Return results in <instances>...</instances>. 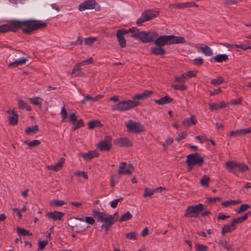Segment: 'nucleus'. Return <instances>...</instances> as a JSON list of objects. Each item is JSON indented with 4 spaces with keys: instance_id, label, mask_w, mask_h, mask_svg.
I'll return each mask as SVG.
<instances>
[{
    "instance_id": "c756f323",
    "label": "nucleus",
    "mask_w": 251,
    "mask_h": 251,
    "mask_svg": "<svg viewBox=\"0 0 251 251\" xmlns=\"http://www.w3.org/2000/svg\"><path fill=\"white\" fill-rule=\"evenodd\" d=\"M72 225L71 226V227L72 229H74V228H76L77 229V230H76V232L80 233L81 232V231L79 230L82 229H84V226L83 225V224H80V223H76L75 221H72Z\"/></svg>"
},
{
    "instance_id": "a19ab883",
    "label": "nucleus",
    "mask_w": 251,
    "mask_h": 251,
    "mask_svg": "<svg viewBox=\"0 0 251 251\" xmlns=\"http://www.w3.org/2000/svg\"><path fill=\"white\" fill-rule=\"evenodd\" d=\"M227 56L226 54H222L216 56L214 58V60L215 62H222L227 59Z\"/></svg>"
},
{
    "instance_id": "c03bdc74",
    "label": "nucleus",
    "mask_w": 251,
    "mask_h": 251,
    "mask_svg": "<svg viewBox=\"0 0 251 251\" xmlns=\"http://www.w3.org/2000/svg\"><path fill=\"white\" fill-rule=\"evenodd\" d=\"M185 42L184 37L174 35V44H182Z\"/></svg>"
},
{
    "instance_id": "9d476101",
    "label": "nucleus",
    "mask_w": 251,
    "mask_h": 251,
    "mask_svg": "<svg viewBox=\"0 0 251 251\" xmlns=\"http://www.w3.org/2000/svg\"><path fill=\"white\" fill-rule=\"evenodd\" d=\"M112 137L106 136L104 139L100 142L97 145V148L101 151H109L111 150L112 145L111 143Z\"/></svg>"
},
{
    "instance_id": "79ce46f5",
    "label": "nucleus",
    "mask_w": 251,
    "mask_h": 251,
    "mask_svg": "<svg viewBox=\"0 0 251 251\" xmlns=\"http://www.w3.org/2000/svg\"><path fill=\"white\" fill-rule=\"evenodd\" d=\"M97 37H91L84 39L85 45L91 46L95 41L98 40Z\"/></svg>"
},
{
    "instance_id": "cd10ccee",
    "label": "nucleus",
    "mask_w": 251,
    "mask_h": 251,
    "mask_svg": "<svg viewBox=\"0 0 251 251\" xmlns=\"http://www.w3.org/2000/svg\"><path fill=\"white\" fill-rule=\"evenodd\" d=\"M18 108L20 109H25L27 111L31 110V107L28 105L27 104L22 100H20L18 101Z\"/></svg>"
},
{
    "instance_id": "aec40b11",
    "label": "nucleus",
    "mask_w": 251,
    "mask_h": 251,
    "mask_svg": "<svg viewBox=\"0 0 251 251\" xmlns=\"http://www.w3.org/2000/svg\"><path fill=\"white\" fill-rule=\"evenodd\" d=\"M11 115L8 116L9 124L12 126L16 125L18 122V115L14 110H11Z\"/></svg>"
},
{
    "instance_id": "dca6fc26",
    "label": "nucleus",
    "mask_w": 251,
    "mask_h": 251,
    "mask_svg": "<svg viewBox=\"0 0 251 251\" xmlns=\"http://www.w3.org/2000/svg\"><path fill=\"white\" fill-rule=\"evenodd\" d=\"M153 94L152 91L146 90L141 94L135 95L133 97V100H145Z\"/></svg>"
},
{
    "instance_id": "0eeeda50",
    "label": "nucleus",
    "mask_w": 251,
    "mask_h": 251,
    "mask_svg": "<svg viewBox=\"0 0 251 251\" xmlns=\"http://www.w3.org/2000/svg\"><path fill=\"white\" fill-rule=\"evenodd\" d=\"M157 37H158V34L156 32L141 31L138 40H140L143 43H147L154 41Z\"/></svg>"
},
{
    "instance_id": "a878e982",
    "label": "nucleus",
    "mask_w": 251,
    "mask_h": 251,
    "mask_svg": "<svg viewBox=\"0 0 251 251\" xmlns=\"http://www.w3.org/2000/svg\"><path fill=\"white\" fill-rule=\"evenodd\" d=\"M126 31H127V34L129 33H131V36L133 38H134L136 39H138L139 37L140 32L137 28L133 27L128 29H126Z\"/></svg>"
},
{
    "instance_id": "7ed1b4c3",
    "label": "nucleus",
    "mask_w": 251,
    "mask_h": 251,
    "mask_svg": "<svg viewBox=\"0 0 251 251\" xmlns=\"http://www.w3.org/2000/svg\"><path fill=\"white\" fill-rule=\"evenodd\" d=\"M140 104V103L135 100H124L114 105L112 108V110L125 111L132 109Z\"/></svg>"
},
{
    "instance_id": "4c0bfd02",
    "label": "nucleus",
    "mask_w": 251,
    "mask_h": 251,
    "mask_svg": "<svg viewBox=\"0 0 251 251\" xmlns=\"http://www.w3.org/2000/svg\"><path fill=\"white\" fill-rule=\"evenodd\" d=\"M24 144L28 146L30 148H32L39 146L41 144V142L38 140H34L31 142H29L28 140H26L24 141Z\"/></svg>"
},
{
    "instance_id": "473e14b6",
    "label": "nucleus",
    "mask_w": 251,
    "mask_h": 251,
    "mask_svg": "<svg viewBox=\"0 0 251 251\" xmlns=\"http://www.w3.org/2000/svg\"><path fill=\"white\" fill-rule=\"evenodd\" d=\"M225 81V79L222 76H219L216 78L213 79L211 80V84L214 85H219L221 84L224 83Z\"/></svg>"
},
{
    "instance_id": "5fc2aeb1",
    "label": "nucleus",
    "mask_w": 251,
    "mask_h": 251,
    "mask_svg": "<svg viewBox=\"0 0 251 251\" xmlns=\"http://www.w3.org/2000/svg\"><path fill=\"white\" fill-rule=\"evenodd\" d=\"M249 207H250V206L247 204H242L240 206V207L239 208V209L236 211V212L238 214L242 212L246 211L248 208H249Z\"/></svg>"
},
{
    "instance_id": "393cba45",
    "label": "nucleus",
    "mask_w": 251,
    "mask_h": 251,
    "mask_svg": "<svg viewBox=\"0 0 251 251\" xmlns=\"http://www.w3.org/2000/svg\"><path fill=\"white\" fill-rule=\"evenodd\" d=\"M27 59L25 57H21L19 60H16L14 62L10 63L8 66L9 67H16L19 65L24 64L26 63Z\"/></svg>"
},
{
    "instance_id": "37998d69",
    "label": "nucleus",
    "mask_w": 251,
    "mask_h": 251,
    "mask_svg": "<svg viewBox=\"0 0 251 251\" xmlns=\"http://www.w3.org/2000/svg\"><path fill=\"white\" fill-rule=\"evenodd\" d=\"M249 169L248 166L243 163H236V170L240 172H245Z\"/></svg>"
},
{
    "instance_id": "4be33fe9",
    "label": "nucleus",
    "mask_w": 251,
    "mask_h": 251,
    "mask_svg": "<svg viewBox=\"0 0 251 251\" xmlns=\"http://www.w3.org/2000/svg\"><path fill=\"white\" fill-rule=\"evenodd\" d=\"M197 48L200 49L203 53L207 56H211L213 55V51L211 49L206 45H201L198 46Z\"/></svg>"
},
{
    "instance_id": "f257e3e1",
    "label": "nucleus",
    "mask_w": 251,
    "mask_h": 251,
    "mask_svg": "<svg viewBox=\"0 0 251 251\" xmlns=\"http://www.w3.org/2000/svg\"><path fill=\"white\" fill-rule=\"evenodd\" d=\"M47 26L46 22L34 19L24 21L11 20L8 24L0 25V32L5 33L9 31L16 32L21 29L24 33L31 35L34 31L45 28Z\"/></svg>"
},
{
    "instance_id": "39448f33",
    "label": "nucleus",
    "mask_w": 251,
    "mask_h": 251,
    "mask_svg": "<svg viewBox=\"0 0 251 251\" xmlns=\"http://www.w3.org/2000/svg\"><path fill=\"white\" fill-rule=\"evenodd\" d=\"M127 131L129 132L139 133L145 131L144 126L139 122L129 120L126 124Z\"/></svg>"
},
{
    "instance_id": "49530a36",
    "label": "nucleus",
    "mask_w": 251,
    "mask_h": 251,
    "mask_svg": "<svg viewBox=\"0 0 251 251\" xmlns=\"http://www.w3.org/2000/svg\"><path fill=\"white\" fill-rule=\"evenodd\" d=\"M210 178L206 176H204L201 180V183L203 186H208Z\"/></svg>"
},
{
    "instance_id": "69168bd1",
    "label": "nucleus",
    "mask_w": 251,
    "mask_h": 251,
    "mask_svg": "<svg viewBox=\"0 0 251 251\" xmlns=\"http://www.w3.org/2000/svg\"><path fill=\"white\" fill-rule=\"evenodd\" d=\"M75 175H76L78 176H81L84 178L85 179H88V176L84 172H77L75 173Z\"/></svg>"
},
{
    "instance_id": "6e6d98bb",
    "label": "nucleus",
    "mask_w": 251,
    "mask_h": 251,
    "mask_svg": "<svg viewBox=\"0 0 251 251\" xmlns=\"http://www.w3.org/2000/svg\"><path fill=\"white\" fill-rule=\"evenodd\" d=\"M186 79L187 78L185 74H183L181 76L176 77V81L180 83H182L186 81Z\"/></svg>"
},
{
    "instance_id": "3c124183",
    "label": "nucleus",
    "mask_w": 251,
    "mask_h": 251,
    "mask_svg": "<svg viewBox=\"0 0 251 251\" xmlns=\"http://www.w3.org/2000/svg\"><path fill=\"white\" fill-rule=\"evenodd\" d=\"M154 189L151 190L148 188H146L145 189V192L143 196L145 198H146L147 197H151L154 194Z\"/></svg>"
},
{
    "instance_id": "774afa93",
    "label": "nucleus",
    "mask_w": 251,
    "mask_h": 251,
    "mask_svg": "<svg viewBox=\"0 0 251 251\" xmlns=\"http://www.w3.org/2000/svg\"><path fill=\"white\" fill-rule=\"evenodd\" d=\"M53 202L56 206H61L65 204L64 201L54 200L53 201Z\"/></svg>"
},
{
    "instance_id": "6ab92c4d",
    "label": "nucleus",
    "mask_w": 251,
    "mask_h": 251,
    "mask_svg": "<svg viewBox=\"0 0 251 251\" xmlns=\"http://www.w3.org/2000/svg\"><path fill=\"white\" fill-rule=\"evenodd\" d=\"M236 222H234L233 219L230 224L226 225L222 227V233L224 235L226 233L231 232L235 229V225Z\"/></svg>"
},
{
    "instance_id": "09e8293b",
    "label": "nucleus",
    "mask_w": 251,
    "mask_h": 251,
    "mask_svg": "<svg viewBox=\"0 0 251 251\" xmlns=\"http://www.w3.org/2000/svg\"><path fill=\"white\" fill-rule=\"evenodd\" d=\"M191 62L195 65L200 66L203 64V59L201 57H199L191 60Z\"/></svg>"
},
{
    "instance_id": "338daca9",
    "label": "nucleus",
    "mask_w": 251,
    "mask_h": 251,
    "mask_svg": "<svg viewBox=\"0 0 251 251\" xmlns=\"http://www.w3.org/2000/svg\"><path fill=\"white\" fill-rule=\"evenodd\" d=\"M65 162V159L63 157L60 158L59 161L55 164L58 169L62 168Z\"/></svg>"
},
{
    "instance_id": "f3484780",
    "label": "nucleus",
    "mask_w": 251,
    "mask_h": 251,
    "mask_svg": "<svg viewBox=\"0 0 251 251\" xmlns=\"http://www.w3.org/2000/svg\"><path fill=\"white\" fill-rule=\"evenodd\" d=\"M79 156L82 157L85 160L89 161L95 157H97L99 155V153L96 151H90L87 153L80 152L78 154Z\"/></svg>"
},
{
    "instance_id": "bf43d9fd",
    "label": "nucleus",
    "mask_w": 251,
    "mask_h": 251,
    "mask_svg": "<svg viewBox=\"0 0 251 251\" xmlns=\"http://www.w3.org/2000/svg\"><path fill=\"white\" fill-rule=\"evenodd\" d=\"M186 86L184 84H174V89L181 91L185 90Z\"/></svg>"
},
{
    "instance_id": "ddd939ff",
    "label": "nucleus",
    "mask_w": 251,
    "mask_h": 251,
    "mask_svg": "<svg viewBox=\"0 0 251 251\" xmlns=\"http://www.w3.org/2000/svg\"><path fill=\"white\" fill-rule=\"evenodd\" d=\"M127 34L126 29H119L117 31L116 37L117 40L121 48H124L126 46V40L125 38V35Z\"/></svg>"
},
{
    "instance_id": "72a5a7b5",
    "label": "nucleus",
    "mask_w": 251,
    "mask_h": 251,
    "mask_svg": "<svg viewBox=\"0 0 251 251\" xmlns=\"http://www.w3.org/2000/svg\"><path fill=\"white\" fill-rule=\"evenodd\" d=\"M198 5L195 2H186L179 4V7L184 8L186 7H198Z\"/></svg>"
},
{
    "instance_id": "4d7b16f0",
    "label": "nucleus",
    "mask_w": 251,
    "mask_h": 251,
    "mask_svg": "<svg viewBox=\"0 0 251 251\" xmlns=\"http://www.w3.org/2000/svg\"><path fill=\"white\" fill-rule=\"evenodd\" d=\"M93 101V97H91L89 95H87L81 100V103L85 104L87 101Z\"/></svg>"
},
{
    "instance_id": "4468645a",
    "label": "nucleus",
    "mask_w": 251,
    "mask_h": 251,
    "mask_svg": "<svg viewBox=\"0 0 251 251\" xmlns=\"http://www.w3.org/2000/svg\"><path fill=\"white\" fill-rule=\"evenodd\" d=\"M114 143L120 147H130L132 146V144L127 137L120 138L115 140Z\"/></svg>"
},
{
    "instance_id": "9b49d317",
    "label": "nucleus",
    "mask_w": 251,
    "mask_h": 251,
    "mask_svg": "<svg viewBox=\"0 0 251 251\" xmlns=\"http://www.w3.org/2000/svg\"><path fill=\"white\" fill-rule=\"evenodd\" d=\"M126 162H121L120 163L118 174L120 175H130L134 171V168L133 166L129 164L127 166Z\"/></svg>"
},
{
    "instance_id": "2f4dec72",
    "label": "nucleus",
    "mask_w": 251,
    "mask_h": 251,
    "mask_svg": "<svg viewBox=\"0 0 251 251\" xmlns=\"http://www.w3.org/2000/svg\"><path fill=\"white\" fill-rule=\"evenodd\" d=\"M132 218V215L130 213V212L127 211L126 213L124 214L121 218L119 219V222H122L123 221H127Z\"/></svg>"
},
{
    "instance_id": "e2e57ef3",
    "label": "nucleus",
    "mask_w": 251,
    "mask_h": 251,
    "mask_svg": "<svg viewBox=\"0 0 251 251\" xmlns=\"http://www.w3.org/2000/svg\"><path fill=\"white\" fill-rule=\"evenodd\" d=\"M239 132L240 135H244L247 133H249L251 132V127L246 128V129H241L238 130Z\"/></svg>"
},
{
    "instance_id": "bb28decb",
    "label": "nucleus",
    "mask_w": 251,
    "mask_h": 251,
    "mask_svg": "<svg viewBox=\"0 0 251 251\" xmlns=\"http://www.w3.org/2000/svg\"><path fill=\"white\" fill-rule=\"evenodd\" d=\"M241 203V201L239 200H230L227 201L222 202V205L225 207H227L231 205H237Z\"/></svg>"
},
{
    "instance_id": "a211bd4d",
    "label": "nucleus",
    "mask_w": 251,
    "mask_h": 251,
    "mask_svg": "<svg viewBox=\"0 0 251 251\" xmlns=\"http://www.w3.org/2000/svg\"><path fill=\"white\" fill-rule=\"evenodd\" d=\"M150 53L155 55H163L166 53V50L162 47L156 46L151 48Z\"/></svg>"
},
{
    "instance_id": "412c9836",
    "label": "nucleus",
    "mask_w": 251,
    "mask_h": 251,
    "mask_svg": "<svg viewBox=\"0 0 251 251\" xmlns=\"http://www.w3.org/2000/svg\"><path fill=\"white\" fill-rule=\"evenodd\" d=\"M197 123V121L194 116L186 118L182 122L183 125L186 127L196 125Z\"/></svg>"
},
{
    "instance_id": "b1692460",
    "label": "nucleus",
    "mask_w": 251,
    "mask_h": 251,
    "mask_svg": "<svg viewBox=\"0 0 251 251\" xmlns=\"http://www.w3.org/2000/svg\"><path fill=\"white\" fill-rule=\"evenodd\" d=\"M79 67L78 66L77 64L75 66L71 73L72 77L83 76L84 75V73L81 71L80 69L79 68Z\"/></svg>"
},
{
    "instance_id": "20e7f679",
    "label": "nucleus",
    "mask_w": 251,
    "mask_h": 251,
    "mask_svg": "<svg viewBox=\"0 0 251 251\" xmlns=\"http://www.w3.org/2000/svg\"><path fill=\"white\" fill-rule=\"evenodd\" d=\"M203 158L198 153H192L187 156L186 163L188 170H191L195 165L201 166Z\"/></svg>"
},
{
    "instance_id": "0e129e2a",
    "label": "nucleus",
    "mask_w": 251,
    "mask_h": 251,
    "mask_svg": "<svg viewBox=\"0 0 251 251\" xmlns=\"http://www.w3.org/2000/svg\"><path fill=\"white\" fill-rule=\"evenodd\" d=\"M85 221L90 225H93L95 222V220L92 217H85Z\"/></svg>"
},
{
    "instance_id": "13d9d810",
    "label": "nucleus",
    "mask_w": 251,
    "mask_h": 251,
    "mask_svg": "<svg viewBox=\"0 0 251 251\" xmlns=\"http://www.w3.org/2000/svg\"><path fill=\"white\" fill-rule=\"evenodd\" d=\"M61 115L62 116V122H63L68 116L67 111L66 110L65 107H63L61 109Z\"/></svg>"
},
{
    "instance_id": "603ef678",
    "label": "nucleus",
    "mask_w": 251,
    "mask_h": 251,
    "mask_svg": "<svg viewBox=\"0 0 251 251\" xmlns=\"http://www.w3.org/2000/svg\"><path fill=\"white\" fill-rule=\"evenodd\" d=\"M126 237L129 239L136 240L137 238V233L134 231L128 232L126 234Z\"/></svg>"
},
{
    "instance_id": "c9c22d12",
    "label": "nucleus",
    "mask_w": 251,
    "mask_h": 251,
    "mask_svg": "<svg viewBox=\"0 0 251 251\" xmlns=\"http://www.w3.org/2000/svg\"><path fill=\"white\" fill-rule=\"evenodd\" d=\"M219 243L227 251H234V250L231 247V245L227 243L226 240H221Z\"/></svg>"
},
{
    "instance_id": "e433bc0d",
    "label": "nucleus",
    "mask_w": 251,
    "mask_h": 251,
    "mask_svg": "<svg viewBox=\"0 0 251 251\" xmlns=\"http://www.w3.org/2000/svg\"><path fill=\"white\" fill-rule=\"evenodd\" d=\"M101 125V124L99 121L93 120L89 122L88 124V128L90 129H92L96 127H100Z\"/></svg>"
},
{
    "instance_id": "f8f14e48",
    "label": "nucleus",
    "mask_w": 251,
    "mask_h": 251,
    "mask_svg": "<svg viewBox=\"0 0 251 251\" xmlns=\"http://www.w3.org/2000/svg\"><path fill=\"white\" fill-rule=\"evenodd\" d=\"M98 5L95 0H87L81 3L78 6V10L80 11L86 9H93L96 8Z\"/></svg>"
},
{
    "instance_id": "de8ad7c7",
    "label": "nucleus",
    "mask_w": 251,
    "mask_h": 251,
    "mask_svg": "<svg viewBox=\"0 0 251 251\" xmlns=\"http://www.w3.org/2000/svg\"><path fill=\"white\" fill-rule=\"evenodd\" d=\"M124 200V198L122 197L118 199H115L113 201H111L110 202V204L111 207L114 208L117 206L118 203L119 202H122Z\"/></svg>"
},
{
    "instance_id": "f704fd0d",
    "label": "nucleus",
    "mask_w": 251,
    "mask_h": 251,
    "mask_svg": "<svg viewBox=\"0 0 251 251\" xmlns=\"http://www.w3.org/2000/svg\"><path fill=\"white\" fill-rule=\"evenodd\" d=\"M39 131V126L37 125L28 126L25 130V133L28 134L31 133H36Z\"/></svg>"
},
{
    "instance_id": "052dcab7",
    "label": "nucleus",
    "mask_w": 251,
    "mask_h": 251,
    "mask_svg": "<svg viewBox=\"0 0 251 251\" xmlns=\"http://www.w3.org/2000/svg\"><path fill=\"white\" fill-rule=\"evenodd\" d=\"M195 139L198 140L200 143L201 144H203L205 142L208 141V139L206 138V137L204 136H198L195 137Z\"/></svg>"
},
{
    "instance_id": "864d4df0",
    "label": "nucleus",
    "mask_w": 251,
    "mask_h": 251,
    "mask_svg": "<svg viewBox=\"0 0 251 251\" xmlns=\"http://www.w3.org/2000/svg\"><path fill=\"white\" fill-rule=\"evenodd\" d=\"M93 62V59L92 58H90L87 60L81 61V62L77 64L78 66H83L86 65H88L92 63Z\"/></svg>"
},
{
    "instance_id": "f03ea898",
    "label": "nucleus",
    "mask_w": 251,
    "mask_h": 251,
    "mask_svg": "<svg viewBox=\"0 0 251 251\" xmlns=\"http://www.w3.org/2000/svg\"><path fill=\"white\" fill-rule=\"evenodd\" d=\"M93 215L98 222H103L101 228L104 229L105 233H107L110 227L113 225L112 216H108L103 212L94 210L93 211Z\"/></svg>"
},
{
    "instance_id": "1a4fd4ad",
    "label": "nucleus",
    "mask_w": 251,
    "mask_h": 251,
    "mask_svg": "<svg viewBox=\"0 0 251 251\" xmlns=\"http://www.w3.org/2000/svg\"><path fill=\"white\" fill-rule=\"evenodd\" d=\"M154 44L157 46L161 47L173 44V35L157 37L154 40Z\"/></svg>"
},
{
    "instance_id": "6e6552de",
    "label": "nucleus",
    "mask_w": 251,
    "mask_h": 251,
    "mask_svg": "<svg viewBox=\"0 0 251 251\" xmlns=\"http://www.w3.org/2000/svg\"><path fill=\"white\" fill-rule=\"evenodd\" d=\"M203 207L204 205L200 203L196 205L189 206L186 211L185 216L190 218H196L199 213L203 209Z\"/></svg>"
},
{
    "instance_id": "c85d7f7f",
    "label": "nucleus",
    "mask_w": 251,
    "mask_h": 251,
    "mask_svg": "<svg viewBox=\"0 0 251 251\" xmlns=\"http://www.w3.org/2000/svg\"><path fill=\"white\" fill-rule=\"evenodd\" d=\"M227 169L234 173H236V163L233 161H228L226 163Z\"/></svg>"
},
{
    "instance_id": "5701e85b",
    "label": "nucleus",
    "mask_w": 251,
    "mask_h": 251,
    "mask_svg": "<svg viewBox=\"0 0 251 251\" xmlns=\"http://www.w3.org/2000/svg\"><path fill=\"white\" fill-rule=\"evenodd\" d=\"M172 101L173 99L169 97L168 96H166L165 97H162L159 100H154V102L160 105H163L164 104H168L169 103H170Z\"/></svg>"
},
{
    "instance_id": "2eb2a0df",
    "label": "nucleus",
    "mask_w": 251,
    "mask_h": 251,
    "mask_svg": "<svg viewBox=\"0 0 251 251\" xmlns=\"http://www.w3.org/2000/svg\"><path fill=\"white\" fill-rule=\"evenodd\" d=\"M65 213L62 212L54 211L53 212H50L46 214V217L53 219V220H61L64 216Z\"/></svg>"
},
{
    "instance_id": "58836bf2",
    "label": "nucleus",
    "mask_w": 251,
    "mask_h": 251,
    "mask_svg": "<svg viewBox=\"0 0 251 251\" xmlns=\"http://www.w3.org/2000/svg\"><path fill=\"white\" fill-rule=\"evenodd\" d=\"M17 230L18 234L19 235H22V236H31L32 235V233H30L29 231L26 230L24 228H22L19 227H18L17 228Z\"/></svg>"
},
{
    "instance_id": "ea45409f",
    "label": "nucleus",
    "mask_w": 251,
    "mask_h": 251,
    "mask_svg": "<svg viewBox=\"0 0 251 251\" xmlns=\"http://www.w3.org/2000/svg\"><path fill=\"white\" fill-rule=\"evenodd\" d=\"M251 215V212L249 211L246 213L244 216L239 217L237 218L234 219V222H236L237 224L243 222L246 220L249 216Z\"/></svg>"
},
{
    "instance_id": "680f3d73",
    "label": "nucleus",
    "mask_w": 251,
    "mask_h": 251,
    "mask_svg": "<svg viewBox=\"0 0 251 251\" xmlns=\"http://www.w3.org/2000/svg\"><path fill=\"white\" fill-rule=\"evenodd\" d=\"M48 241H39L38 243V248L40 250L44 249L46 246L48 244Z\"/></svg>"
},
{
    "instance_id": "423d86ee",
    "label": "nucleus",
    "mask_w": 251,
    "mask_h": 251,
    "mask_svg": "<svg viewBox=\"0 0 251 251\" xmlns=\"http://www.w3.org/2000/svg\"><path fill=\"white\" fill-rule=\"evenodd\" d=\"M158 14V13L156 11L151 9L147 10L143 12L141 16L136 21V23L138 25H140L143 23L156 17Z\"/></svg>"
},
{
    "instance_id": "a18cd8bd",
    "label": "nucleus",
    "mask_w": 251,
    "mask_h": 251,
    "mask_svg": "<svg viewBox=\"0 0 251 251\" xmlns=\"http://www.w3.org/2000/svg\"><path fill=\"white\" fill-rule=\"evenodd\" d=\"M196 251H207L208 247L203 244H195Z\"/></svg>"
},
{
    "instance_id": "7c9ffc66",
    "label": "nucleus",
    "mask_w": 251,
    "mask_h": 251,
    "mask_svg": "<svg viewBox=\"0 0 251 251\" xmlns=\"http://www.w3.org/2000/svg\"><path fill=\"white\" fill-rule=\"evenodd\" d=\"M29 100L34 105L41 106L42 104L43 99L38 97L30 98Z\"/></svg>"
},
{
    "instance_id": "8fccbe9b",
    "label": "nucleus",
    "mask_w": 251,
    "mask_h": 251,
    "mask_svg": "<svg viewBox=\"0 0 251 251\" xmlns=\"http://www.w3.org/2000/svg\"><path fill=\"white\" fill-rule=\"evenodd\" d=\"M84 126V123L83 122V120L82 119H80L78 120L77 123L75 124V126L72 127V130L75 131L76 129L80 128L81 127H83Z\"/></svg>"
}]
</instances>
